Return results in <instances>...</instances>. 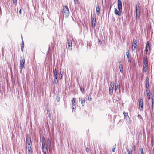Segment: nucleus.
I'll use <instances>...</instances> for the list:
<instances>
[{"label": "nucleus", "instance_id": "nucleus-1", "mask_svg": "<svg viewBox=\"0 0 154 154\" xmlns=\"http://www.w3.org/2000/svg\"><path fill=\"white\" fill-rule=\"evenodd\" d=\"M45 140L44 137L42 139V150L44 154H46L48 152V149L45 144Z\"/></svg>", "mask_w": 154, "mask_h": 154}, {"label": "nucleus", "instance_id": "nucleus-2", "mask_svg": "<svg viewBox=\"0 0 154 154\" xmlns=\"http://www.w3.org/2000/svg\"><path fill=\"white\" fill-rule=\"evenodd\" d=\"M62 13L63 16L65 18L68 17L69 14V12L67 6H63L62 10Z\"/></svg>", "mask_w": 154, "mask_h": 154}, {"label": "nucleus", "instance_id": "nucleus-3", "mask_svg": "<svg viewBox=\"0 0 154 154\" xmlns=\"http://www.w3.org/2000/svg\"><path fill=\"white\" fill-rule=\"evenodd\" d=\"M26 142L28 144V145L26 146L27 147V148L30 147L32 148L31 138L28 134H27L26 136Z\"/></svg>", "mask_w": 154, "mask_h": 154}, {"label": "nucleus", "instance_id": "nucleus-4", "mask_svg": "<svg viewBox=\"0 0 154 154\" xmlns=\"http://www.w3.org/2000/svg\"><path fill=\"white\" fill-rule=\"evenodd\" d=\"M25 63V59L22 56L21 57L20 59V69L22 70L24 66Z\"/></svg>", "mask_w": 154, "mask_h": 154}, {"label": "nucleus", "instance_id": "nucleus-5", "mask_svg": "<svg viewBox=\"0 0 154 154\" xmlns=\"http://www.w3.org/2000/svg\"><path fill=\"white\" fill-rule=\"evenodd\" d=\"M92 25L93 27H95L96 26V15L95 14H94L91 16Z\"/></svg>", "mask_w": 154, "mask_h": 154}, {"label": "nucleus", "instance_id": "nucleus-6", "mask_svg": "<svg viewBox=\"0 0 154 154\" xmlns=\"http://www.w3.org/2000/svg\"><path fill=\"white\" fill-rule=\"evenodd\" d=\"M143 100L140 98L139 100V109L140 111H143Z\"/></svg>", "mask_w": 154, "mask_h": 154}, {"label": "nucleus", "instance_id": "nucleus-7", "mask_svg": "<svg viewBox=\"0 0 154 154\" xmlns=\"http://www.w3.org/2000/svg\"><path fill=\"white\" fill-rule=\"evenodd\" d=\"M137 39L134 38L133 42V44L132 45V49L133 50H135L137 46Z\"/></svg>", "mask_w": 154, "mask_h": 154}, {"label": "nucleus", "instance_id": "nucleus-8", "mask_svg": "<svg viewBox=\"0 0 154 154\" xmlns=\"http://www.w3.org/2000/svg\"><path fill=\"white\" fill-rule=\"evenodd\" d=\"M113 89L114 85L113 84H110L109 88V94L111 96H112V95Z\"/></svg>", "mask_w": 154, "mask_h": 154}, {"label": "nucleus", "instance_id": "nucleus-9", "mask_svg": "<svg viewBox=\"0 0 154 154\" xmlns=\"http://www.w3.org/2000/svg\"><path fill=\"white\" fill-rule=\"evenodd\" d=\"M117 4L118 8L119 10L122 11V4L121 0H118Z\"/></svg>", "mask_w": 154, "mask_h": 154}, {"label": "nucleus", "instance_id": "nucleus-10", "mask_svg": "<svg viewBox=\"0 0 154 154\" xmlns=\"http://www.w3.org/2000/svg\"><path fill=\"white\" fill-rule=\"evenodd\" d=\"M119 68L120 70V72L122 73H123V66L122 63L121 61H120L119 62Z\"/></svg>", "mask_w": 154, "mask_h": 154}, {"label": "nucleus", "instance_id": "nucleus-11", "mask_svg": "<svg viewBox=\"0 0 154 154\" xmlns=\"http://www.w3.org/2000/svg\"><path fill=\"white\" fill-rule=\"evenodd\" d=\"M67 44L68 46V48L71 50L72 49V42L71 40L67 39Z\"/></svg>", "mask_w": 154, "mask_h": 154}, {"label": "nucleus", "instance_id": "nucleus-12", "mask_svg": "<svg viewBox=\"0 0 154 154\" xmlns=\"http://www.w3.org/2000/svg\"><path fill=\"white\" fill-rule=\"evenodd\" d=\"M120 86L119 83V82H116L115 84V91H116L117 89H118L119 91H120Z\"/></svg>", "mask_w": 154, "mask_h": 154}, {"label": "nucleus", "instance_id": "nucleus-13", "mask_svg": "<svg viewBox=\"0 0 154 154\" xmlns=\"http://www.w3.org/2000/svg\"><path fill=\"white\" fill-rule=\"evenodd\" d=\"M145 87L146 89L149 88V79L148 77H146L145 81Z\"/></svg>", "mask_w": 154, "mask_h": 154}, {"label": "nucleus", "instance_id": "nucleus-14", "mask_svg": "<svg viewBox=\"0 0 154 154\" xmlns=\"http://www.w3.org/2000/svg\"><path fill=\"white\" fill-rule=\"evenodd\" d=\"M122 12V11H119V10L118 11L116 8H115L114 13L116 15L119 16H121V12Z\"/></svg>", "mask_w": 154, "mask_h": 154}, {"label": "nucleus", "instance_id": "nucleus-15", "mask_svg": "<svg viewBox=\"0 0 154 154\" xmlns=\"http://www.w3.org/2000/svg\"><path fill=\"white\" fill-rule=\"evenodd\" d=\"M136 15L137 18H139L140 16V10H136Z\"/></svg>", "mask_w": 154, "mask_h": 154}, {"label": "nucleus", "instance_id": "nucleus-16", "mask_svg": "<svg viewBox=\"0 0 154 154\" xmlns=\"http://www.w3.org/2000/svg\"><path fill=\"white\" fill-rule=\"evenodd\" d=\"M145 67H147L148 65V61L147 57L146 56L144 58V65Z\"/></svg>", "mask_w": 154, "mask_h": 154}, {"label": "nucleus", "instance_id": "nucleus-17", "mask_svg": "<svg viewBox=\"0 0 154 154\" xmlns=\"http://www.w3.org/2000/svg\"><path fill=\"white\" fill-rule=\"evenodd\" d=\"M53 74L54 78H57L56 69V68L55 69L54 68L53 69Z\"/></svg>", "mask_w": 154, "mask_h": 154}, {"label": "nucleus", "instance_id": "nucleus-18", "mask_svg": "<svg viewBox=\"0 0 154 154\" xmlns=\"http://www.w3.org/2000/svg\"><path fill=\"white\" fill-rule=\"evenodd\" d=\"M150 48L149 44V41H147L146 45L145 50L146 51V53L147 54V52L148 51V49Z\"/></svg>", "mask_w": 154, "mask_h": 154}, {"label": "nucleus", "instance_id": "nucleus-19", "mask_svg": "<svg viewBox=\"0 0 154 154\" xmlns=\"http://www.w3.org/2000/svg\"><path fill=\"white\" fill-rule=\"evenodd\" d=\"M140 10V4L138 2L136 5V10Z\"/></svg>", "mask_w": 154, "mask_h": 154}, {"label": "nucleus", "instance_id": "nucleus-20", "mask_svg": "<svg viewBox=\"0 0 154 154\" xmlns=\"http://www.w3.org/2000/svg\"><path fill=\"white\" fill-rule=\"evenodd\" d=\"M96 14L97 15H99L100 14V8L99 6L98 5L96 7Z\"/></svg>", "mask_w": 154, "mask_h": 154}, {"label": "nucleus", "instance_id": "nucleus-21", "mask_svg": "<svg viewBox=\"0 0 154 154\" xmlns=\"http://www.w3.org/2000/svg\"><path fill=\"white\" fill-rule=\"evenodd\" d=\"M32 148H28V154H32Z\"/></svg>", "mask_w": 154, "mask_h": 154}, {"label": "nucleus", "instance_id": "nucleus-22", "mask_svg": "<svg viewBox=\"0 0 154 154\" xmlns=\"http://www.w3.org/2000/svg\"><path fill=\"white\" fill-rule=\"evenodd\" d=\"M75 98H73L72 99V107L74 106L75 105Z\"/></svg>", "mask_w": 154, "mask_h": 154}, {"label": "nucleus", "instance_id": "nucleus-23", "mask_svg": "<svg viewBox=\"0 0 154 154\" xmlns=\"http://www.w3.org/2000/svg\"><path fill=\"white\" fill-rule=\"evenodd\" d=\"M54 83L55 84H57L58 83L57 78H54Z\"/></svg>", "mask_w": 154, "mask_h": 154}, {"label": "nucleus", "instance_id": "nucleus-24", "mask_svg": "<svg viewBox=\"0 0 154 154\" xmlns=\"http://www.w3.org/2000/svg\"><path fill=\"white\" fill-rule=\"evenodd\" d=\"M125 119H126V120L128 123L130 124V123L131 121L130 118L129 116H127V117L125 118Z\"/></svg>", "mask_w": 154, "mask_h": 154}, {"label": "nucleus", "instance_id": "nucleus-25", "mask_svg": "<svg viewBox=\"0 0 154 154\" xmlns=\"http://www.w3.org/2000/svg\"><path fill=\"white\" fill-rule=\"evenodd\" d=\"M48 145V147L49 149H50L51 147V141H49L47 142Z\"/></svg>", "mask_w": 154, "mask_h": 154}, {"label": "nucleus", "instance_id": "nucleus-26", "mask_svg": "<svg viewBox=\"0 0 154 154\" xmlns=\"http://www.w3.org/2000/svg\"><path fill=\"white\" fill-rule=\"evenodd\" d=\"M81 103L82 106H84V103H85V100L84 99H81Z\"/></svg>", "mask_w": 154, "mask_h": 154}, {"label": "nucleus", "instance_id": "nucleus-27", "mask_svg": "<svg viewBox=\"0 0 154 154\" xmlns=\"http://www.w3.org/2000/svg\"><path fill=\"white\" fill-rule=\"evenodd\" d=\"M63 73H62L61 71H60L59 72V78L61 79L62 78Z\"/></svg>", "mask_w": 154, "mask_h": 154}, {"label": "nucleus", "instance_id": "nucleus-28", "mask_svg": "<svg viewBox=\"0 0 154 154\" xmlns=\"http://www.w3.org/2000/svg\"><path fill=\"white\" fill-rule=\"evenodd\" d=\"M147 96L148 100H150L151 98V93H147L146 94Z\"/></svg>", "mask_w": 154, "mask_h": 154}, {"label": "nucleus", "instance_id": "nucleus-29", "mask_svg": "<svg viewBox=\"0 0 154 154\" xmlns=\"http://www.w3.org/2000/svg\"><path fill=\"white\" fill-rule=\"evenodd\" d=\"M147 70V67H145V66L143 65V70L145 72H146Z\"/></svg>", "mask_w": 154, "mask_h": 154}, {"label": "nucleus", "instance_id": "nucleus-30", "mask_svg": "<svg viewBox=\"0 0 154 154\" xmlns=\"http://www.w3.org/2000/svg\"><path fill=\"white\" fill-rule=\"evenodd\" d=\"M57 97H56V100L57 102L59 101L60 100V97L59 94H57Z\"/></svg>", "mask_w": 154, "mask_h": 154}, {"label": "nucleus", "instance_id": "nucleus-31", "mask_svg": "<svg viewBox=\"0 0 154 154\" xmlns=\"http://www.w3.org/2000/svg\"><path fill=\"white\" fill-rule=\"evenodd\" d=\"M123 114L124 115L125 118L127 117V116H128V114L127 112H123Z\"/></svg>", "mask_w": 154, "mask_h": 154}, {"label": "nucleus", "instance_id": "nucleus-32", "mask_svg": "<svg viewBox=\"0 0 154 154\" xmlns=\"http://www.w3.org/2000/svg\"><path fill=\"white\" fill-rule=\"evenodd\" d=\"M47 112L48 116L49 117H51V114L50 112V111L48 110H47Z\"/></svg>", "mask_w": 154, "mask_h": 154}, {"label": "nucleus", "instance_id": "nucleus-33", "mask_svg": "<svg viewBox=\"0 0 154 154\" xmlns=\"http://www.w3.org/2000/svg\"><path fill=\"white\" fill-rule=\"evenodd\" d=\"M80 91L82 93L84 92V89L82 86L80 87Z\"/></svg>", "mask_w": 154, "mask_h": 154}, {"label": "nucleus", "instance_id": "nucleus-34", "mask_svg": "<svg viewBox=\"0 0 154 154\" xmlns=\"http://www.w3.org/2000/svg\"><path fill=\"white\" fill-rule=\"evenodd\" d=\"M128 154H132V151L131 149L128 150Z\"/></svg>", "mask_w": 154, "mask_h": 154}, {"label": "nucleus", "instance_id": "nucleus-35", "mask_svg": "<svg viewBox=\"0 0 154 154\" xmlns=\"http://www.w3.org/2000/svg\"><path fill=\"white\" fill-rule=\"evenodd\" d=\"M141 154H144L143 152V149L142 148H141L140 149Z\"/></svg>", "mask_w": 154, "mask_h": 154}, {"label": "nucleus", "instance_id": "nucleus-36", "mask_svg": "<svg viewBox=\"0 0 154 154\" xmlns=\"http://www.w3.org/2000/svg\"><path fill=\"white\" fill-rule=\"evenodd\" d=\"M13 3L15 5H16L17 3V0H12Z\"/></svg>", "mask_w": 154, "mask_h": 154}, {"label": "nucleus", "instance_id": "nucleus-37", "mask_svg": "<svg viewBox=\"0 0 154 154\" xmlns=\"http://www.w3.org/2000/svg\"><path fill=\"white\" fill-rule=\"evenodd\" d=\"M88 100L89 101H91L92 100V98L91 96L90 95L88 97Z\"/></svg>", "mask_w": 154, "mask_h": 154}, {"label": "nucleus", "instance_id": "nucleus-38", "mask_svg": "<svg viewBox=\"0 0 154 154\" xmlns=\"http://www.w3.org/2000/svg\"><path fill=\"white\" fill-rule=\"evenodd\" d=\"M147 89L146 90V92L147 93H149V94L150 93V90L149 89V88L148 89Z\"/></svg>", "mask_w": 154, "mask_h": 154}, {"label": "nucleus", "instance_id": "nucleus-39", "mask_svg": "<svg viewBox=\"0 0 154 154\" xmlns=\"http://www.w3.org/2000/svg\"><path fill=\"white\" fill-rule=\"evenodd\" d=\"M127 58L129 59V57H130V56L129 55V53L128 52V53L127 54Z\"/></svg>", "mask_w": 154, "mask_h": 154}, {"label": "nucleus", "instance_id": "nucleus-40", "mask_svg": "<svg viewBox=\"0 0 154 154\" xmlns=\"http://www.w3.org/2000/svg\"><path fill=\"white\" fill-rule=\"evenodd\" d=\"M86 151L87 153H88L89 151V149L88 147H86Z\"/></svg>", "mask_w": 154, "mask_h": 154}, {"label": "nucleus", "instance_id": "nucleus-41", "mask_svg": "<svg viewBox=\"0 0 154 154\" xmlns=\"http://www.w3.org/2000/svg\"><path fill=\"white\" fill-rule=\"evenodd\" d=\"M74 2L75 4H78V0H74Z\"/></svg>", "mask_w": 154, "mask_h": 154}, {"label": "nucleus", "instance_id": "nucleus-42", "mask_svg": "<svg viewBox=\"0 0 154 154\" xmlns=\"http://www.w3.org/2000/svg\"><path fill=\"white\" fill-rule=\"evenodd\" d=\"M23 48H24V46H23L22 45L21 46V51L22 52L23 51Z\"/></svg>", "mask_w": 154, "mask_h": 154}, {"label": "nucleus", "instance_id": "nucleus-43", "mask_svg": "<svg viewBox=\"0 0 154 154\" xmlns=\"http://www.w3.org/2000/svg\"><path fill=\"white\" fill-rule=\"evenodd\" d=\"M151 145H152V146H153V139H151Z\"/></svg>", "mask_w": 154, "mask_h": 154}, {"label": "nucleus", "instance_id": "nucleus-44", "mask_svg": "<svg viewBox=\"0 0 154 154\" xmlns=\"http://www.w3.org/2000/svg\"><path fill=\"white\" fill-rule=\"evenodd\" d=\"M138 117L139 118H140V119H142V117H141V115H140V114H138Z\"/></svg>", "mask_w": 154, "mask_h": 154}, {"label": "nucleus", "instance_id": "nucleus-45", "mask_svg": "<svg viewBox=\"0 0 154 154\" xmlns=\"http://www.w3.org/2000/svg\"><path fill=\"white\" fill-rule=\"evenodd\" d=\"M133 147H134V151H135V150H136V146H135V145H134L133 146Z\"/></svg>", "mask_w": 154, "mask_h": 154}, {"label": "nucleus", "instance_id": "nucleus-46", "mask_svg": "<svg viewBox=\"0 0 154 154\" xmlns=\"http://www.w3.org/2000/svg\"><path fill=\"white\" fill-rule=\"evenodd\" d=\"M99 42L100 44H102V42L101 39H100L99 40Z\"/></svg>", "mask_w": 154, "mask_h": 154}, {"label": "nucleus", "instance_id": "nucleus-47", "mask_svg": "<svg viewBox=\"0 0 154 154\" xmlns=\"http://www.w3.org/2000/svg\"><path fill=\"white\" fill-rule=\"evenodd\" d=\"M115 149H116V148H113V149H112V151L113 152H115Z\"/></svg>", "mask_w": 154, "mask_h": 154}, {"label": "nucleus", "instance_id": "nucleus-48", "mask_svg": "<svg viewBox=\"0 0 154 154\" xmlns=\"http://www.w3.org/2000/svg\"><path fill=\"white\" fill-rule=\"evenodd\" d=\"M19 13L20 14H21V10L20 9L19 11Z\"/></svg>", "mask_w": 154, "mask_h": 154}, {"label": "nucleus", "instance_id": "nucleus-49", "mask_svg": "<svg viewBox=\"0 0 154 154\" xmlns=\"http://www.w3.org/2000/svg\"><path fill=\"white\" fill-rule=\"evenodd\" d=\"M50 140L49 139V138H48L47 139V142L50 141Z\"/></svg>", "mask_w": 154, "mask_h": 154}, {"label": "nucleus", "instance_id": "nucleus-50", "mask_svg": "<svg viewBox=\"0 0 154 154\" xmlns=\"http://www.w3.org/2000/svg\"><path fill=\"white\" fill-rule=\"evenodd\" d=\"M22 43H24V42H23V38H22Z\"/></svg>", "mask_w": 154, "mask_h": 154}, {"label": "nucleus", "instance_id": "nucleus-51", "mask_svg": "<svg viewBox=\"0 0 154 154\" xmlns=\"http://www.w3.org/2000/svg\"><path fill=\"white\" fill-rule=\"evenodd\" d=\"M21 45L24 46V43H21Z\"/></svg>", "mask_w": 154, "mask_h": 154}, {"label": "nucleus", "instance_id": "nucleus-52", "mask_svg": "<svg viewBox=\"0 0 154 154\" xmlns=\"http://www.w3.org/2000/svg\"><path fill=\"white\" fill-rule=\"evenodd\" d=\"M74 109V107H73L72 108V111H73V110Z\"/></svg>", "mask_w": 154, "mask_h": 154}, {"label": "nucleus", "instance_id": "nucleus-53", "mask_svg": "<svg viewBox=\"0 0 154 154\" xmlns=\"http://www.w3.org/2000/svg\"><path fill=\"white\" fill-rule=\"evenodd\" d=\"M128 61L129 62H131V60H129V59H128Z\"/></svg>", "mask_w": 154, "mask_h": 154}, {"label": "nucleus", "instance_id": "nucleus-54", "mask_svg": "<svg viewBox=\"0 0 154 154\" xmlns=\"http://www.w3.org/2000/svg\"><path fill=\"white\" fill-rule=\"evenodd\" d=\"M123 154H126V152H123Z\"/></svg>", "mask_w": 154, "mask_h": 154}, {"label": "nucleus", "instance_id": "nucleus-55", "mask_svg": "<svg viewBox=\"0 0 154 154\" xmlns=\"http://www.w3.org/2000/svg\"><path fill=\"white\" fill-rule=\"evenodd\" d=\"M48 107H47V110H48Z\"/></svg>", "mask_w": 154, "mask_h": 154}, {"label": "nucleus", "instance_id": "nucleus-56", "mask_svg": "<svg viewBox=\"0 0 154 154\" xmlns=\"http://www.w3.org/2000/svg\"><path fill=\"white\" fill-rule=\"evenodd\" d=\"M21 71H22V70H21H21H20V72H21Z\"/></svg>", "mask_w": 154, "mask_h": 154}]
</instances>
